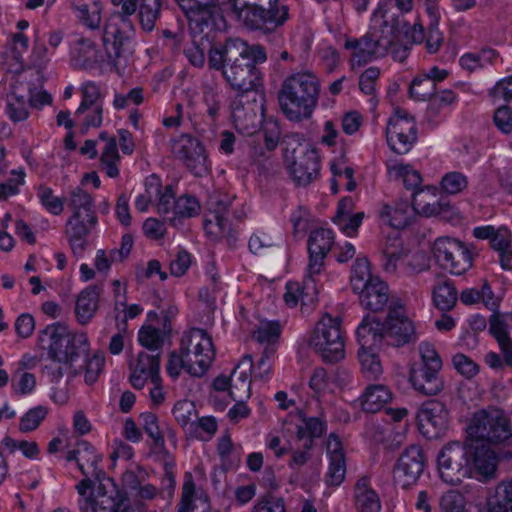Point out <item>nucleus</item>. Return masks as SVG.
Wrapping results in <instances>:
<instances>
[{"label": "nucleus", "instance_id": "ea45409f", "mask_svg": "<svg viewBox=\"0 0 512 512\" xmlns=\"http://www.w3.org/2000/svg\"><path fill=\"white\" fill-rule=\"evenodd\" d=\"M326 430V423L318 417L304 418L297 427V437L305 440L303 447L310 449L313 445V439L321 437Z\"/></svg>", "mask_w": 512, "mask_h": 512}, {"label": "nucleus", "instance_id": "6e6d98bb", "mask_svg": "<svg viewBox=\"0 0 512 512\" xmlns=\"http://www.w3.org/2000/svg\"><path fill=\"white\" fill-rule=\"evenodd\" d=\"M232 118L236 129L244 134H253L257 128V116L253 111H245L239 105L232 108Z\"/></svg>", "mask_w": 512, "mask_h": 512}, {"label": "nucleus", "instance_id": "c9c22d12", "mask_svg": "<svg viewBox=\"0 0 512 512\" xmlns=\"http://www.w3.org/2000/svg\"><path fill=\"white\" fill-rule=\"evenodd\" d=\"M411 209L407 202L399 203L394 207L386 204L379 211V218L392 228L402 229L410 222Z\"/></svg>", "mask_w": 512, "mask_h": 512}, {"label": "nucleus", "instance_id": "4c0bfd02", "mask_svg": "<svg viewBox=\"0 0 512 512\" xmlns=\"http://www.w3.org/2000/svg\"><path fill=\"white\" fill-rule=\"evenodd\" d=\"M488 512H512V478L503 480L487 499Z\"/></svg>", "mask_w": 512, "mask_h": 512}, {"label": "nucleus", "instance_id": "f3484780", "mask_svg": "<svg viewBox=\"0 0 512 512\" xmlns=\"http://www.w3.org/2000/svg\"><path fill=\"white\" fill-rule=\"evenodd\" d=\"M498 457L485 443L471 439L467 441L466 467L480 482L487 483L496 477Z\"/></svg>", "mask_w": 512, "mask_h": 512}, {"label": "nucleus", "instance_id": "0e129e2a", "mask_svg": "<svg viewBox=\"0 0 512 512\" xmlns=\"http://www.w3.org/2000/svg\"><path fill=\"white\" fill-rule=\"evenodd\" d=\"M218 424L213 416H204L191 424V431L196 438L202 441L210 440L217 432Z\"/></svg>", "mask_w": 512, "mask_h": 512}, {"label": "nucleus", "instance_id": "cd10ccee", "mask_svg": "<svg viewBox=\"0 0 512 512\" xmlns=\"http://www.w3.org/2000/svg\"><path fill=\"white\" fill-rule=\"evenodd\" d=\"M355 512H381V501L367 475L358 478L353 489Z\"/></svg>", "mask_w": 512, "mask_h": 512}, {"label": "nucleus", "instance_id": "774afa93", "mask_svg": "<svg viewBox=\"0 0 512 512\" xmlns=\"http://www.w3.org/2000/svg\"><path fill=\"white\" fill-rule=\"evenodd\" d=\"M251 512H286L284 499L271 494L262 496Z\"/></svg>", "mask_w": 512, "mask_h": 512}, {"label": "nucleus", "instance_id": "c85d7f7f", "mask_svg": "<svg viewBox=\"0 0 512 512\" xmlns=\"http://www.w3.org/2000/svg\"><path fill=\"white\" fill-rule=\"evenodd\" d=\"M409 381L414 390L427 396L440 393L444 387L439 371L427 370V368L417 365L411 368Z\"/></svg>", "mask_w": 512, "mask_h": 512}, {"label": "nucleus", "instance_id": "9d476101", "mask_svg": "<svg viewBox=\"0 0 512 512\" xmlns=\"http://www.w3.org/2000/svg\"><path fill=\"white\" fill-rule=\"evenodd\" d=\"M180 352L189 360L188 374L203 376L210 367L215 349L211 336L201 328L185 331L180 340Z\"/></svg>", "mask_w": 512, "mask_h": 512}, {"label": "nucleus", "instance_id": "393cba45", "mask_svg": "<svg viewBox=\"0 0 512 512\" xmlns=\"http://www.w3.org/2000/svg\"><path fill=\"white\" fill-rule=\"evenodd\" d=\"M329 465L325 474V482L329 486H339L346 475V458L340 439L331 434L327 443Z\"/></svg>", "mask_w": 512, "mask_h": 512}, {"label": "nucleus", "instance_id": "09e8293b", "mask_svg": "<svg viewBox=\"0 0 512 512\" xmlns=\"http://www.w3.org/2000/svg\"><path fill=\"white\" fill-rule=\"evenodd\" d=\"M26 172L24 168L13 169L10 177L0 179V201H6L19 194L20 187L25 184Z\"/></svg>", "mask_w": 512, "mask_h": 512}, {"label": "nucleus", "instance_id": "2f4dec72", "mask_svg": "<svg viewBox=\"0 0 512 512\" xmlns=\"http://www.w3.org/2000/svg\"><path fill=\"white\" fill-rule=\"evenodd\" d=\"M101 292L102 286L93 284L86 287L79 294L76 301L75 314L81 324H87L94 316L98 308Z\"/></svg>", "mask_w": 512, "mask_h": 512}, {"label": "nucleus", "instance_id": "f03ea898", "mask_svg": "<svg viewBox=\"0 0 512 512\" xmlns=\"http://www.w3.org/2000/svg\"><path fill=\"white\" fill-rule=\"evenodd\" d=\"M39 343L47 350L48 363L43 366V374L53 384H58L65 374L67 382L72 381L81 369L74 364L89 355V342L86 334L72 333L60 323L48 325L39 332Z\"/></svg>", "mask_w": 512, "mask_h": 512}, {"label": "nucleus", "instance_id": "b1692460", "mask_svg": "<svg viewBox=\"0 0 512 512\" xmlns=\"http://www.w3.org/2000/svg\"><path fill=\"white\" fill-rule=\"evenodd\" d=\"M66 460L76 461L84 476H92L95 480L106 476L98 466L102 460L101 455L97 454L95 448L85 440L77 441L75 448L67 453Z\"/></svg>", "mask_w": 512, "mask_h": 512}, {"label": "nucleus", "instance_id": "4468645a", "mask_svg": "<svg viewBox=\"0 0 512 512\" xmlns=\"http://www.w3.org/2000/svg\"><path fill=\"white\" fill-rule=\"evenodd\" d=\"M171 150L194 176L203 177L209 173L210 162L205 147L199 139L189 134H182L172 141Z\"/></svg>", "mask_w": 512, "mask_h": 512}, {"label": "nucleus", "instance_id": "9b49d317", "mask_svg": "<svg viewBox=\"0 0 512 512\" xmlns=\"http://www.w3.org/2000/svg\"><path fill=\"white\" fill-rule=\"evenodd\" d=\"M437 264L451 274L462 275L472 267L470 248L458 239L439 237L432 248Z\"/></svg>", "mask_w": 512, "mask_h": 512}, {"label": "nucleus", "instance_id": "8fccbe9b", "mask_svg": "<svg viewBox=\"0 0 512 512\" xmlns=\"http://www.w3.org/2000/svg\"><path fill=\"white\" fill-rule=\"evenodd\" d=\"M334 242V233L329 228L313 230L308 238V251L328 254Z\"/></svg>", "mask_w": 512, "mask_h": 512}, {"label": "nucleus", "instance_id": "e433bc0d", "mask_svg": "<svg viewBox=\"0 0 512 512\" xmlns=\"http://www.w3.org/2000/svg\"><path fill=\"white\" fill-rule=\"evenodd\" d=\"M144 193L137 196L135 200V207L140 212H146L149 205L153 202L157 204L159 211V204L162 196L164 195V188L162 187L161 180L156 175H150L145 180Z\"/></svg>", "mask_w": 512, "mask_h": 512}, {"label": "nucleus", "instance_id": "864d4df0", "mask_svg": "<svg viewBox=\"0 0 512 512\" xmlns=\"http://www.w3.org/2000/svg\"><path fill=\"white\" fill-rule=\"evenodd\" d=\"M134 369L150 375L151 382H157L160 380V353L140 352Z\"/></svg>", "mask_w": 512, "mask_h": 512}, {"label": "nucleus", "instance_id": "bb28decb", "mask_svg": "<svg viewBox=\"0 0 512 512\" xmlns=\"http://www.w3.org/2000/svg\"><path fill=\"white\" fill-rule=\"evenodd\" d=\"M30 84L16 81L7 95L6 114L13 122L24 121L29 116Z\"/></svg>", "mask_w": 512, "mask_h": 512}, {"label": "nucleus", "instance_id": "20e7f679", "mask_svg": "<svg viewBox=\"0 0 512 512\" xmlns=\"http://www.w3.org/2000/svg\"><path fill=\"white\" fill-rule=\"evenodd\" d=\"M320 84L315 75L298 72L281 84L278 101L285 117L293 122L309 119L318 105Z\"/></svg>", "mask_w": 512, "mask_h": 512}, {"label": "nucleus", "instance_id": "5fc2aeb1", "mask_svg": "<svg viewBox=\"0 0 512 512\" xmlns=\"http://www.w3.org/2000/svg\"><path fill=\"white\" fill-rule=\"evenodd\" d=\"M139 343L150 352L160 353L164 343V332L153 326H143L138 332Z\"/></svg>", "mask_w": 512, "mask_h": 512}, {"label": "nucleus", "instance_id": "3c124183", "mask_svg": "<svg viewBox=\"0 0 512 512\" xmlns=\"http://www.w3.org/2000/svg\"><path fill=\"white\" fill-rule=\"evenodd\" d=\"M81 103L75 114H81L86 107H103L104 101L99 86L91 81L85 82L80 87Z\"/></svg>", "mask_w": 512, "mask_h": 512}, {"label": "nucleus", "instance_id": "f704fd0d", "mask_svg": "<svg viewBox=\"0 0 512 512\" xmlns=\"http://www.w3.org/2000/svg\"><path fill=\"white\" fill-rule=\"evenodd\" d=\"M73 9L79 20L89 29H100L102 3L98 0H73Z\"/></svg>", "mask_w": 512, "mask_h": 512}, {"label": "nucleus", "instance_id": "a18cd8bd", "mask_svg": "<svg viewBox=\"0 0 512 512\" xmlns=\"http://www.w3.org/2000/svg\"><path fill=\"white\" fill-rule=\"evenodd\" d=\"M372 278H379L373 275L370 271V265L367 258L358 257L356 258L352 269H351V286L354 292H358L360 289H364L366 285L372 282Z\"/></svg>", "mask_w": 512, "mask_h": 512}, {"label": "nucleus", "instance_id": "6e6552de", "mask_svg": "<svg viewBox=\"0 0 512 512\" xmlns=\"http://www.w3.org/2000/svg\"><path fill=\"white\" fill-rule=\"evenodd\" d=\"M285 149L289 174L297 186H308L319 175L320 160L317 149L303 140L300 134H292Z\"/></svg>", "mask_w": 512, "mask_h": 512}, {"label": "nucleus", "instance_id": "5701e85b", "mask_svg": "<svg viewBox=\"0 0 512 512\" xmlns=\"http://www.w3.org/2000/svg\"><path fill=\"white\" fill-rule=\"evenodd\" d=\"M97 484L93 488L94 512H118L125 496L118 489L115 481L104 476L96 479Z\"/></svg>", "mask_w": 512, "mask_h": 512}, {"label": "nucleus", "instance_id": "c756f323", "mask_svg": "<svg viewBox=\"0 0 512 512\" xmlns=\"http://www.w3.org/2000/svg\"><path fill=\"white\" fill-rule=\"evenodd\" d=\"M360 349H376L384 343L383 322L376 317L366 315L356 329Z\"/></svg>", "mask_w": 512, "mask_h": 512}, {"label": "nucleus", "instance_id": "69168bd1", "mask_svg": "<svg viewBox=\"0 0 512 512\" xmlns=\"http://www.w3.org/2000/svg\"><path fill=\"white\" fill-rule=\"evenodd\" d=\"M2 444L12 453L20 450L22 454L29 459H35L40 452L38 444L35 441H19L6 436L2 440Z\"/></svg>", "mask_w": 512, "mask_h": 512}, {"label": "nucleus", "instance_id": "412c9836", "mask_svg": "<svg viewBox=\"0 0 512 512\" xmlns=\"http://www.w3.org/2000/svg\"><path fill=\"white\" fill-rule=\"evenodd\" d=\"M426 465V456L421 446L410 445L399 456L394 477L403 487L407 488L419 479Z\"/></svg>", "mask_w": 512, "mask_h": 512}, {"label": "nucleus", "instance_id": "6ab92c4d", "mask_svg": "<svg viewBox=\"0 0 512 512\" xmlns=\"http://www.w3.org/2000/svg\"><path fill=\"white\" fill-rule=\"evenodd\" d=\"M188 18L189 29L194 35L215 27V8L221 0H176Z\"/></svg>", "mask_w": 512, "mask_h": 512}, {"label": "nucleus", "instance_id": "2eb2a0df", "mask_svg": "<svg viewBox=\"0 0 512 512\" xmlns=\"http://www.w3.org/2000/svg\"><path fill=\"white\" fill-rule=\"evenodd\" d=\"M200 203L196 197L184 194L175 198L172 185L164 187V195L159 204V214L172 226L178 227L183 219L191 218L199 214Z\"/></svg>", "mask_w": 512, "mask_h": 512}, {"label": "nucleus", "instance_id": "1a4fd4ad", "mask_svg": "<svg viewBox=\"0 0 512 512\" xmlns=\"http://www.w3.org/2000/svg\"><path fill=\"white\" fill-rule=\"evenodd\" d=\"M309 345L326 363H336L344 358V331L342 318L324 313L316 323Z\"/></svg>", "mask_w": 512, "mask_h": 512}, {"label": "nucleus", "instance_id": "0eeeda50", "mask_svg": "<svg viewBox=\"0 0 512 512\" xmlns=\"http://www.w3.org/2000/svg\"><path fill=\"white\" fill-rule=\"evenodd\" d=\"M268 4V8L258 4H245L240 7L239 0H221V9L232 12L248 30L270 35L287 22L289 8L279 2Z\"/></svg>", "mask_w": 512, "mask_h": 512}, {"label": "nucleus", "instance_id": "bf43d9fd", "mask_svg": "<svg viewBox=\"0 0 512 512\" xmlns=\"http://www.w3.org/2000/svg\"><path fill=\"white\" fill-rule=\"evenodd\" d=\"M37 197L41 205L52 215H60L64 210V199L54 195L52 188L40 185Z\"/></svg>", "mask_w": 512, "mask_h": 512}, {"label": "nucleus", "instance_id": "49530a36", "mask_svg": "<svg viewBox=\"0 0 512 512\" xmlns=\"http://www.w3.org/2000/svg\"><path fill=\"white\" fill-rule=\"evenodd\" d=\"M119 160L120 156L118 153L117 141L116 139H110L104 145L100 156L101 169L106 173L108 177L115 178L119 175V169L117 165Z\"/></svg>", "mask_w": 512, "mask_h": 512}, {"label": "nucleus", "instance_id": "39448f33", "mask_svg": "<svg viewBox=\"0 0 512 512\" xmlns=\"http://www.w3.org/2000/svg\"><path fill=\"white\" fill-rule=\"evenodd\" d=\"M388 3L379 2L374 10L368 31L360 38H348L344 47L351 50L352 62L362 66L370 61L387 55L391 45L393 27L389 26L391 14L387 9Z\"/></svg>", "mask_w": 512, "mask_h": 512}, {"label": "nucleus", "instance_id": "e2e57ef3", "mask_svg": "<svg viewBox=\"0 0 512 512\" xmlns=\"http://www.w3.org/2000/svg\"><path fill=\"white\" fill-rule=\"evenodd\" d=\"M421 363L418 366L427 370L439 371L442 368V360L434 345L429 342H422L419 345Z\"/></svg>", "mask_w": 512, "mask_h": 512}, {"label": "nucleus", "instance_id": "4be33fe9", "mask_svg": "<svg viewBox=\"0 0 512 512\" xmlns=\"http://www.w3.org/2000/svg\"><path fill=\"white\" fill-rule=\"evenodd\" d=\"M236 196L221 191L211 193L207 199V216L203 225L207 233H214V228L225 232L228 229L226 214L234 202Z\"/></svg>", "mask_w": 512, "mask_h": 512}, {"label": "nucleus", "instance_id": "4d7b16f0", "mask_svg": "<svg viewBox=\"0 0 512 512\" xmlns=\"http://www.w3.org/2000/svg\"><path fill=\"white\" fill-rule=\"evenodd\" d=\"M202 101L206 107L207 125L214 127L220 115L221 96L212 87L206 86L203 90Z\"/></svg>", "mask_w": 512, "mask_h": 512}, {"label": "nucleus", "instance_id": "13d9d810", "mask_svg": "<svg viewBox=\"0 0 512 512\" xmlns=\"http://www.w3.org/2000/svg\"><path fill=\"white\" fill-rule=\"evenodd\" d=\"M436 92V87L432 81L422 74L414 77L409 87V94L411 98L417 101L431 100Z\"/></svg>", "mask_w": 512, "mask_h": 512}, {"label": "nucleus", "instance_id": "c03bdc74", "mask_svg": "<svg viewBox=\"0 0 512 512\" xmlns=\"http://www.w3.org/2000/svg\"><path fill=\"white\" fill-rule=\"evenodd\" d=\"M433 301L437 308L449 311L457 301V290L452 282L445 280L433 288Z\"/></svg>", "mask_w": 512, "mask_h": 512}, {"label": "nucleus", "instance_id": "72a5a7b5", "mask_svg": "<svg viewBox=\"0 0 512 512\" xmlns=\"http://www.w3.org/2000/svg\"><path fill=\"white\" fill-rule=\"evenodd\" d=\"M392 398L389 388L383 384L368 385L360 397L364 411L375 413L381 410Z\"/></svg>", "mask_w": 512, "mask_h": 512}, {"label": "nucleus", "instance_id": "f8f14e48", "mask_svg": "<svg viewBox=\"0 0 512 512\" xmlns=\"http://www.w3.org/2000/svg\"><path fill=\"white\" fill-rule=\"evenodd\" d=\"M469 435L481 442L485 440L495 444L502 443L512 436L510 421L500 411H478L469 425Z\"/></svg>", "mask_w": 512, "mask_h": 512}, {"label": "nucleus", "instance_id": "a19ab883", "mask_svg": "<svg viewBox=\"0 0 512 512\" xmlns=\"http://www.w3.org/2000/svg\"><path fill=\"white\" fill-rule=\"evenodd\" d=\"M141 426L148 437L152 440L153 450L162 452L165 450V439L159 427L158 417L152 412H144L139 416Z\"/></svg>", "mask_w": 512, "mask_h": 512}, {"label": "nucleus", "instance_id": "37998d69", "mask_svg": "<svg viewBox=\"0 0 512 512\" xmlns=\"http://www.w3.org/2000/svg\"><path fill=\"white\" fill-rule=\"evenodd\" d=\"M281 325L278 321L262 320L253 331V338L261 345L274 346L281 335Z\"/></svg>", "mask_w": 512, "mask_h": 512}, {"label": "nucleus", "instance_id": "aec40b11", "mask_svg": "<svg viewBox=\"0 0 512 512\" xmlns=\"http://www.w3.org/2000/svg\"><path fill=\"white\" fill-rule=\"evenodd\" d=\"M418 427L427 439H437L448 428L449 411L438 400H429L422 404L417 413Z\"/></svg>", "mask_w": 512, "mask_h": 512}, {"label": "nucleus", "instance_id": "423d86ee", "mask_svg": "<svg viewBox=\"0 0 512 512\" xmlns=\"http://www.w3.org/2000/svg\"><path fill=\"white\" fill-rule=\"evenodd\" d=\"M67 206L72 211L66 222L67 240L74 255L82 256L88 245L87 237L98 223L94 199L86 190L76 187L69 193Z\"/></svg>", "mask_w": 512, "mask_h": 512}, {"label": "nucleus", "instance_id": "a211bd4d", "mask_svg": "<svg viewBox=\"0 0 512 512\" xmlns=\"http://www.w3.org/2000/svg\"><path fill=\"white\" fill-rule=\"evenodd\" d=\"M466 460L467 442L462 445L458 441H453L445 445L437 458L440 478L450 485L459 484L461 477L466 474Z\"/></svg>", "mask_w": 512, "mask_h": 512}, {"label": "nucleus", "instance_id": "338daca9", "mask_svg": "<svg viewBox=\"0 0 512 512\" xmlns=\"http://www.w3.org/2000/svg\"><path fill=\"white\" fill-rule=\"evenodd\" d=\"M468 184L467 177L457 171L446 173L441 179V187L444 192L455 195L462 192Z\"/></svg>", "mask_w": 512, "mask_h": 512}, {"label": "nucleus", "instance_id": "473e14b6", "mask_svg": "<svg viewBox=\"0 0 512 512\" xmlns=\"http://www.w3.org/2000/svg\"><path fill=\"white\" fill-rule=\"evenodd\" d=\"M389 26L393 27V29L392 41L391 45L387 48V54H390L395 61L403 63L409 56L411 49L408 44L401 42V32H407L408 23L400 16L391 14Z\"/></svg>", "mask_w": 512, "mask_h": 512}, {"label": "nucleus", "instance_id": "7ed1b4c3", "mask_svg": "<svg viewBox=\"0 0 512 512\" xmlns=\"http://www.w3.org/2000/svg\"><path fill=\"white\" fill-rule=\"evenodd\" d=\"M121 11L112 15L103 28L105 52L118 74L130 65L134 53V26L130 20L138 7V0H111Z\"/></svg>", "mask_w": 512, "mask_h": 512}, {"label": "nucleus", "instance_id": "58836bf2", "mask_svg": "<svg viewBox=\"0 0 512 512\" xmlns=\"http://www.w3.org/2000/svg\"><path fill=\"white\" fill-rule=\"evenodd\" d=\"M276 347H263L262 354L256 363L253 362L251 355H245L242 358V364L247 363L249 369L252 370L255 379L267 380L272 371V363L276 353Z\"/></svg>", "mask_w": 512, "mask_h": 512}, {"label": "nucleus", "instance_id": "dca6fc26", "mask_svg": "<svg viewBox=\"0 0 512 512\" xmlns=\"http://www.w3.org/2000/svg\"><path fill=\"white\" fill-rule=\"evenodd\" d=\"M384 343L400 347L416 340L413 322L406 315L405 308L391 301L386 320L383 322Z\"/></svg>", "mask_w": 512, "mask_h": 512}, {"label": "nucleus", "instance_id": "de8ad7c7", "mask_svg": "<svg viewBox=\"0 0 512 512\" xmlns=\"http://www.w3.org/2000/svg\"><path fill=\"white\" fill-rule=\"evenodd\" d=\"M358 358L361 366V372L368 380H376L382 374L383 369L378 355L374 349H359Z\"/></svg>", "mask_w": 512, "mask_h": 512}, {"label": "nucleus", "instance_id": "f257e3e1", "mask_svg": "<svg viewBox=\"0 0 512 512\" xmlns=\"http://www.w3.org/2000/svg\"><path fill=\"white\" fill-rule=\"evenodd\" d=\"M267 60L261 45H248L241 39H228L223 45L212 46L208 52L210 69L221 71L233 90L248 92L262 85L257 64Z\"/></svg>", "mask_w": 512, "mask_h": 512}, {"label": "nucleus", "instance_id": "ddd939ff", "mask_svg": "<svg viewBox=\"0 0 512 512\" xmlns=\"http://www.w3.org/2000/svg\"><path fill=\"white\" fill-rule=\"evenodd\" d=\"M386 140L393 152L400 155L408 153L417 141L414 117L406 110L397 108L388 120Z\"/></svg>", "mask_w": 512, "mask_h": 512}, {"label": "nucleus", "instance_id": "680f3d73", "mask_svg": "<svg viewBox=\"0 0 512 512\" xmlns=\"http://www.w3.org/2000/svg\"><path fill=\"white\" fill-rule=\"evenodd\" d=\"M47 412L44 406L31 408L20 418L19 430L23 433L34 431L46 418Z\"/></svg>", "mask_w": 512, "mask_h": 512}, {"label": "nucleus", "instance_id": "a878e982", "mask_svg": "<svg viewBox=\"0 0 512 512\" xmlns=\"http://www.w3.org/2000/svg\"><path fill=\"white\" fill-rule=\"evenodd\" d=\"M361 306L372 312L383 311L389 303L390 294L388 285L379 277L372 278V282L357 292Z\"/></svg>", "mask_w": 512, "mask_h": 512}, {"label": "nucleus", "instance_id": "052dcab7", "mask_svg": "<svg viewBox=\"0 0 512 512\" xmlns=\"http://www.w3.org/2000/svg\"><path fill=\"white\" fill-rule=\"evenodd\" d=\"M172 413L178 422L184 429H188L191 431V424L195 423L193 418L197 417V410L195 405L187 400L177 402L173 409Z\"/></svg>", "mask_w": 512, "mask_h": 512}, {"label": "nucleus", "instance_id": "603ef678", "mask_svg": "<svg viewBox=\"0 0 512 512\" xmlns=\"http://www.w3.org/2000/svg\"><path fill=\"white\" fill-rule=\"evenodd\" d=\"M388 171L390 174H394L396 177L402 178L404 186L414 191H418L422 182V178L420 173L417 170H414L408 164L396 163L388 166Z\"/></svg>", "mask_w": 512, "mask_h": 512}, {"label": "nucleus", "instance_id": "79ce46f5", "mask_svg": "<svg viewBox=\"0 0 512 512\" xmlns=\"http://www.w3.org/2000/svg\"><path fill=\"white\" fill-rule=\"evenodd\" d=\"M162 0H141L139 4V23L143 31L151 32L160 17Z\"/></svg>", "mask_w": 512, "mask_h": 512}, {"label": "nucleus", "instance_id": "7c9ffc66", "mask_svg": "<svg viewBox=\"0 0 512 512\" xmlns=\"http://www.w3.org/2000/svg\"><path fill=\"white\" fill-rule=\"evenodd\" d=\"M103 60L95 43L86 38H79L71 51L72 65L77 69H93Z\"/></svg>", "mask_w": 512, "mask_h": 512}]
</instances>
